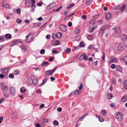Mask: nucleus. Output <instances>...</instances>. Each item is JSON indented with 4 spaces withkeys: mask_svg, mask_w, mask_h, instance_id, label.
<instances>
[{
    "mask_svg": "<svg viewBox=\"0 0 127 127\" xmlns=\"http://www.w3.org/2000/svg\"><path fill=\"white\" fill-rule=\"evenodd\" d=\"M35 126L36 127H40V125L38 123H37L35 124Z\"/></svg>",
    "mask_w": 127,
    "mask_h": 127,
    "instance_id": "64",
    "label": "nucleus"
},
{
    "mask_svg": "<svg viewBox=\"0 0 127 127\" xmlns=\"http://www.w3.org/2000/svg\"><path fill=\"white\" fill-rule=\"evenodd\" d=\"M32 80H33L32 79H30L29 80V83L30 84L32 85V84H33Z\"/></svg>",
    "mask_w": 127,
    "mask_h": 127,
    "instance_id": "43",
    "label": "nucleus"
},
{
    "mask_svg": "<svg viewBox=\"0 0 127 127\" xmlns=\"http://www.w3.org/2000/svg\"><path fill=\"white\" fill-rule=\"evenodd\" d=\"M14 11H17V13L19 14H20L21 13V9L20 8H19L17 9L16 10H14L13 11L14 12Z\"/></svg>",
    "mask_w": 127,
    "mask_h": 127,
    "instance_id": "29",
    "label": "nucleus"
},
{
    "mask_svg": "<svg viewBox=\"0 0 127 127\" xmlns=\"http://www.w3.org/2000/svg\"><path fill=\"white\" fill-rule=\"evenodd\" d=\"M32 81L33 84L34 85L36 84L38 82V80L36 78H34L33 79Z\"/></svg>",
    "mask_w": 127,
    "mask_h": 127,
    "instance_id": "24",
    "label": "nucleus"
},
{
    "mask_svg": "<svg viewBox=\"0 0 127 127\" xmlns=\"http://www.w3.org/2000/svg\"><path fill=\"white\" fill-rule=\"evenodd\" d=\"M58 68L57 67H54L53 69V70H52V71L53 73L54 72L55 70L57 69Z\"/></svg>",
    "mask_w": 127,
    "mask_h": 127,
    "instance_id": "62",
    "label": "nucleus"
},
{
    "mask_svg": "<svg viewBox=\"0 0 127 127\" xmlns=\"http://www.w3.org/2000/svg\"><path fill=\"white\" fill-rule=\"evenodd\" d=\"M70 16V15H67L66 17L64 18V20L69 19L71 17L70 16Z\"/></svg>",
    "mask_w": 127,
    "mask_h": 127,
    "instance_id": "52",
    "label": "nucleus"
},
{
    "mask_svg": "<svg viewBox=\"0 0 127 127\" xmlns=\"http://www.w3.org/2000/svg\"><path fill=\"white\" fill-rule=\"evenodd\" d=\"M14 73L16 75H17L20 73V72L17 70H16L14 71Z\"/></svg>",
    "mask_w": 127,
    "mask_h": 127,
    "instance_id": "47",
    "label": "nucleus"
},
{
    "mask_svg": "<svg viewBox=\"0 0 127 127\" xmlns=\"http://www.w3.org/2000/svg\"><path fill=\"white\" fill-rule=\"evenodd\" d=\"M10 69V68L9 67H7L4 68H1V71L2 73H6L9 71Z\"/></svg>",
    "mask_w": 127,
    "mask_h": 127,
    "instance_id": "6",
    "label": "nucleus"
},
{
    "mask_svg": "<svg viewBox=\"0 0 127 127\" xmlns=\"http://www.w3.org/2000/svg\"><path fill=\"white\" fill-rule=\"evenodd\" d=\"M101 114L104 116H106L107 115V113L106 111L105 110H102L101 111Z\"/></svg>",
    "mask_w": 127,
    "mask_h": 127,
    "instance_id": "16",
    "label": "nucleus"
},
{
    "mask_svg": "<svg viewBox=\"0 0 127 127\" xmlns=\"http://www.w3.org/2000/svg\"><path fill=\"white\" fill-rule=\"evenodd\" d=\"M3 6L6 8L10 9L11 8L9 4L6 2H3L2 3Z\"/></svg>",
    "mask_w": 127,
    "mask_h": 127,
    "instance_id": "7",
    "label": "nucleus"
},
{
    "mask_svg": "<svg viewBox=\"0 0 127 127\" xmlns=\"http://www.w3.org/2000/svg\"><path fill=\"white\" fill-rule=\"evenodd\" d=\"M106 27L105 26L102 27L100 31L101 35H103V34L104 33V31L106 30Z\"/></svg>",
    "mask_w": 127,
    "mask_h": 127,
    "instance_id": "14",
    "label": "nucleus"
},
{
    "mask_svg": "<svg viewBox=\"0 0 127 127\" xmlns=\"http://www.w3.org/2000/svg\"><path fill=\"white\" fill-rule=\"evenodd\" d=\"M13 42L15 43L19 42V40H13Z\"/></svg>",
    "mask_w": 127,
    "mask_h": 127,
    "instance_id": "58",
    "label": "nucleus"
},
{
    "mask_svg": "<svg viewBox=\"0 0 127 127\" xmlns=\"http://www.w3.org/2000/svg\"><path fill=\"white\" fill-rule=\"evenodd\" d=\"M83 84L81 83L80 84V86L79 87V90H81L83 88Z\"/></svg>",
    "mask_w": 127,
    "mask_h": 127,
    "instance_id": "51",
    "label": "nucleus"
},
{
    "mask_svg": "<svg viewBox=\"0 0 127 127\" xmlns=\"http://www.w3.org/2000/svg\"><path fill=\"white\" fill-rule=\"evenodd\" d=\"M116 70L117 71L121 72L122 70L121 67L119 65H117L116 67Z\"/></svg>",
    "mask_w": 127,
    "mask_h": 127,
    "instance_id": "22",
    "label": "nucleus"
},
{
    "mask_svg": "<svg viewBox=\"0 0 127 127\" xmlns=\"http://www.w3.org/2000/svg\"><path fill=\"white\" fill-rule=\"evenodd\" d=\"M127 101V95L124 96L122 97L121 99V101L123 102Z\"/></svg>",
    "mask_w": 127,
    "mask_h": 127,
    "instance_id": "12",
    "label": "nucleus"
},
{
    "mask_svg": "<svg viewBox=\"0 0 127 127\" xmlns=\"http://www.w3.org/2000/svg\"><path fill=\"white\" fill-rule=\"evenodd\" d=\"M5 37L3 35H2L0 36V40L2 41H3L4 40Z\"/></svg>",
    "mask_w": 127,
    "mask_h": 127,
    "instance_id": "40",
    "label": "nucleus"
},
{
    "mask_svg": "<svg viewBox=\"0 0 127 127\" xmlns=\"http://www.w3.org/2000/svg\"><path fill=\"white\" fill-rule=\"evenodd\" d=\"M94 30V28H91L89 29V31L90 32H93Z\"/></svg>",
    "mask_w": 127,
    "mask_h": 127,
    "instance_id": "54",
    "label": "nucleus"
},
{
    "mask_svg": "<svg viewBox=\"0 0 127 127\" xmlns=\"http://www.w3.org/2000/svg\"><path fill=\"white\" fill-rule=\"evenodd\" d=\"M14 75L13 73H11L9 74V78L12 79H13L14 78Z\"/></svg>",
    "mask_w": 127,
    "mask_h": 127,
    "instance_id": "34",
    "label": "nucleus"
},
{
    "mask_svg": "<svg viewBox=\"0 0 127 127\" xmlns=\"http://www.w3.org/2000/svg\"><path fill=\"white\" fill-rule=\"evenodd\" d=\"M50 79L52 82H53L55 79V78L53 77H51Z\"/></svg>",
    "mask_w": 127,
    "mask_h": 127,
    "instance_id": "60",
    "label": "nucleus"
},
{
    "mask_svg": "<svg viewBox=\"0 0 127 127\" xmlns=\"http://www.w3.org/2000/svg\"><path fill=\"white\" fill-rule=\"evenodd\" d=\"M116 117L117 120L119 122H121L123 119L122 115L119 112H117L116 114Z\"/></svg>",
    "mask_w": 127,
    "mask_h": 127,
    "instance_id": "3",
    "label": "nucleus"
},
{
    "mask_svg": "<svg viewBox=\"0 0 127 127\" xmlns=\"http://www.w3.org/2000/svg\"><path fill=\"white\" fill-rule=\"evenodd\" d=\"M48 79L47 78L43 80V81L39 85V86H42L44 85V84L46 82L47 80Z\"/></svg>",
    "mask_w": 127,
    "mask_h": 127,
    "instance_id": "21",
    "label": "nucleus"
},
{
    "mask_svg": "<svg viewBox=\"0 0 127 127\" xmlns=\"http://www.w3.org/2000/svg\"><path fill=\"white\" fill-rule=\"evenodd\" d=\"M93 0H87L86 2V5H89L92 2Z\"/></svg>",
    "mask_w": 127,
    "mask_h": 127,
    "instance_id": "19",
    "label": "nucleus"
},
{
    "mask_svg": "<svg viewBox=\"0 0 127 127\" xmlns=\"http://www.w3.org/2000/svg\"><path fill=\"white\" fill-rule=\"evenodd\" d=\"M113 95L111 94H108L107 96V98L108 99H110L112 97Z\"/></svg>",
    "mask_w": 127,
    "mask_h": 127,
    "instance_id": "30",
    "label": "nucleus"
},
{
    "mask_svg": "<svg viewBox=\"0 0 127 127\" xmlns=\"http://www.w3.org/2000/svg\"><path fill=\"white\" fill-rule=\"evenodd\" d=\"M98 118H99V120L100 122H102L103 121V119L101 117H100V116H98Z\"/></svg>",
    "mask_w": 127,
    "mask_h": 127,
    "instance_id": "42",
    "label": "nucleus"
},
{
    "mask_svg": "<svg viewBox=\"0 0 127 127\" xmlns=\"http://www.w3.org/2000/svg\"><path fill=\"white\" fill-rule=\"evenodd\" d=\"M111 14L109 12L107 13L105 16V18L106 20L110 19L111 18Z\"/></svg>",
    "mask_w": 127,
    "mask_h": 127,
    "instance_id": "11",
    "label": "nucleus"
},
{
    "mask_svg": "<svg viewBox=\"0 0 127 127\" xmlns=\"http://www.w3.org/2000/svg\"><path fill=\"white\" fill-rule=\"evenodd\" d=\"M46 75H52L53 73L52 71V70H50L47 71L46 72Z\"/></svg>",
    "mask_w": 127,
    "mask_h": 127,
    "instance_id": "17",
    "label": "nucleus"
},
{
    "mask_svg": "<svg viewBox=\"0 0 127 127\" xmlns=\"http://www.w3.org/2000/svg\"><path fill=\"white\" fill-rule=\"evenodd\" d=\"M40 25V23H34L33 24V26L34 27H37L39 26Z\"/></svg>",
    "mask_w": 127,
    "mask_h": 127,
    "instance_id": "28",
    "label": "nucleus"
},
{
    "mask_svg": "<svg viewBox=\"0 0 127 127\" xmlns=\"http://www.w3.org/2000/svg\"><path fill=\"white\" fill-rule=\"evenodd\" d=\"M121 39L123 40H127V35L125 34H123L121 36Z\"/></svg>",
    "mask_w": 127,
    "mask_h": 127,
    "instance_id": "13",
    "label": "nucleus"
},
{
    "mask_svg": "<svg viewBox=\"0 0 127 127\" xmlns=\"http://www.w3.org/2000/svg\"><path fill=\"white\" fill-rule=\"evenodd\" d=\"M27 38L26 40V42L27 43H29L31 42L33 39V37L31 35V33L28 34L26 36Z\"/></svg>",
    "mask_w": 127,
    "mask_h": 127,
    "instance_id": "2",
    "label": "nucleus"
},
{
    "mask_svg": "<svg viewBox=\"0 0 127 127\" xmlns=\"http://www.w3.org/2000/svg\"><path fill=\"white\" fill-rule=\"evenodd\" d=\"M80 32V30L79 29H75L74 31V32L76 34H78Z\"/></svg>",
    "mask_w": 127,
    "mask_h": 127,
    "instance_id": "33",
    "label": "nucleus"
},
{
    "mask_svg": "<svg viewBox=\"0 0 127 127\" xmlns=\"http://www.w3.org/2000/svg\"><path fill=\"white\" fill-rule=\"evenodd\" d=\"M54 125L56 126H58V122L56 120H55L53 122Z\"/></svg>",
    "mask_w": 127,
    "mask_h": 127,
    "instance_id": "37",
    "label": "nucleus"
},
{
    "mask_svg": "<svg viewBox=\"0 0 127 127\" xmlns=\"http://www.w3.org/2000/svg\"><path fill=\"white\" fill-rule=\"evenodd\" d=\"M5 37L6 38L10 39L11 38L12 36L11 35L9 34H6L5 35Z\"/></svg>",
    "mask_w": 127,
    "mask_h": 127,
    "instance_id": "27",
    "label": "nucleus"
},
{
    "mask_svg": "<svg viewBox=\"0 0 127 127\" xmlns=\"http://www.w3.org/2000/svg\"><path fill=\"white\" fill-rule=\"evenodd\" d=\"M82 57L83 59H84L85 60H87L88 59V58L87 56L85 54L81 55L80 56L79 58H80V57Z\"/></svg>",
    "mask_w": 127,
    "mask_h": 127,
    "instance_id": "15",
    "label": "nucleus"
},
{
    "mask_svg": "<svg viewBox=\"0 0 127 127\" xmlns=\"http://www.w3.org/2000/svg\"><path fill=\"white\" fill-rule=\"evenodd\" d=\"M21 47V49H22L24 51V52L26 51V47H25V45H22V46Z\"/></svg>",
    "mask_w": 127,
    "mask_h": 127,
    "instance_id": "36",
    "label": "nucleus"
},
{
    "mask_svg": "<svg viewBox=\"0 0 127 127\" xmlns=\"http://www.w3.org/2000/svg\"><path fill=\"white\" fill-rule=\"evenodd\" d=\"M80 47H84L85 46V45L84 44V42H81L79 44Z\"/></svg>",
    "mask_w": 127,
    "mask_h": 127,
    "instance_id": "38",
    "label": "nucleus"
},
{
    "mask_svg": "<svg viewBox=\"0 0 127 127\" xmlns=\"http://www.w3.org/2000/svg\"><path fill=\"white\" fill-rule=\"evenodd\" d=\"M45 50L44 49H41L40 51V53L41 54H43L45 52Z\"/></svg>",
    "mask_w": 127,
    "mask_h": 127,
    "instance_id": "39",
    "label": "nucleus"
},
{
    "mask_svg": "<svg viewBox=\"0 0 127 127\" xmlns=\"http://www.w3.org/2000/svg\"><path fill=\"white\" fill-rule=\"evenodd\" d=\"M51 37V35H50L48 34L46 35V38L47 39H49Z\"/></svg>",
    "mask_w": 127,
    "mask_h": 127,
    "instance_id": "57",
    "label": "nucleus"
},
{
    "mask_svg": "<svg viewBox=\"0 0 127 127\" xmlns=\"http://www.w3.org/2000/svg\"><path fill=\"white\" fill-rule=\"evenodd\" d=\"M121 32V28L120 27H119L116 29V33L119 34H120Z\"/></svg>",
    "mask_w": 127,
    "mask_h": 127,
    "instance_id": "26",
    "label": "nucleus"
},
{
    "mask_svg": "<svg viewBox=\"0 0 127 127\" xmlns=\"http://www.w3.org/2000/svg\"><path fill=\"white\" fill-rule=\"evenodd\" d=\"M26 91L25 88L24 87H22L21 89V91L22 92H24Z\"/></svg>",
    "mask_w": 127,
    "mask_h": 127,
    "instance_id": "44",
    "label": "nucleus"
},
{
    "mask_svg": "<svg viewBox=\"0 0 127 127\" xmlns=\"http://www.w3.org/2000/svg\"><path fill=\"white\" fill-rule=\"evenodd\" d=\"M71 51V50L69 48H67L65 51V52L67 54L69 53Z\"/></svg>",
    "mask_w": 127,
    "mask_h": 127,
    "instance_id": "31",
    "label": "nucleus"
},
{
    "mask_svg": "<svg viewBox=\"0 0 127 127\" xmlns=\"http://www.w3.org/2000/svg\"><path fill=\"white\" fill-rule=\"evenodd\" d=\"M5 75L3 74H0V78L3 79L4 78Z\"/></svg>",
    "mask_w": 127,
    "mask_h": 127,
    "instance_id": "56",
    "label": "nucleus"
},
{
    "mask_svg": "<svg viewBox=\"0 0 127 127\" xmlns=\"http://www.w3.org/2000/svg\"><path fill=\"white\" fill-rule=\"evenodd\" d=\"M117 62V59L114 57H112L110 58V63H115Z\"/></svg>",
    "mask_w": 127,
    "mask_h": 127,
    "instance_id": "10",
    "label": "nucleus"
},
{
    "mask_svg": "<svg viewBox=\"0 0 127 127\" xmlns=\"http://www.w3.org/2000/svg\"><path fill=\"white\" fill-rule=\"evenodd\" d=\"M123 60V62H126V61H127V57H125Z\"/></svg>",
    "mask_w": 127,
    "mask_h": 127,
    "instance_id": "49",
    "label": "nucleus"
},
{
    "mask_svg": "<svg viewBox=\"0 0 127 127\" xmlns=\"http://www.w3.org/2000/svg\"><path fill=\"white\" fill-rule=\"evenodd\" d=\"M111 67L112 68H115L116 67V65L114 64H112L111 65Z\"/></svg>",
    "mask_w": 127,
    "mask_h": 127,
    "instance_id": "53",
    "label": "nucleus"
},
{
    "mask_svg": "<svg viewBox=\"0 0 127 127\" xmlns=\"http://www.w3.org/2000/svg\"><path fill=\"white\" fill-rule=\"evenodd\" d=\"M123 86L124 88L127 90V80H125L123 84Z\"/></svg>",
    "mask_w": 127,
    "mask_h": 127,
    "instance_id": "20",
    "label": "nucleus"
},
{
    "mask_svg": "<svg viewBox=\"0 0 127 127\" xmlns=\"http://www.w3.org/2000/svg\"><path fill=\"white\" fill-rule=\"evenodd\" d=\"M0 86L1 89L5 91V92H7L8 87L7 86L5 85L4 83H1L0 84Z\"/></svg>",
    "mask_w": 127,
    "mask_h": 127,
    "instance_id": "4",
    "label": "nucleus"
},
{
    "mask_svg": "<svg viewBox=\"0 0 127 127\" xmlns=\"http://www.w3.org/2000/svg\"><path fill=\"white\" fill-rule=\"evenodd\" d=\"M87 38L89 40H92L93 38V35H90L87 36Z\"/></svg>",
    "mask_w": 127,
    "mask_h": 127,
    "instance_id": "25",
    "label": "nucleus"
},
{
    "mask_svg": "<svg viewBox=\"0 0 127 127\" xmlns=\"http://www.w3.org/2000/svg\"><path fill=\"white\" fill-rule=\"evenodd\" d=\"M81 91L80 90H77L75 91L74 93V94L75 95H78L81 92Z\"/></svg>",
    "mask_w": 127,
    "mask_h": 127,
    "instance_id": "32",
    "label": "nucleus"
},
{
    "mask_svg": "<svg viewBox=\"0 0 127 127\" xmlns=\"http://www.w3.org/2000/svg\"><path fill=\"white\" fill-rule=\"evenodd\" d=\"M96 19L94 18L92 19L90 22V24L92 25H94L95 24V23L96 22Z\"/></svg>",
    "mask_w": 127,
    "mask_h": 127,
    "instance_id": "23",
    "label": "nucleus"
},
{
    "mask_svg": "<svg viewBox=\"0 0 127 127\" xmlns=\"http://www.w3.org/2000/svg\"><path fill=\"white\" fill-rule=\"evenodd\" d=\"M61 30L63 32H65L67 30V27L64 25H62L60 26Z\"/></svg>",
    "mask_w": 127,
    "mask_h": 127,
    "instance_id": "9",
    "label": "nucleus"
},
{
    "mask_svg": "<svg viewBox=\"0 0 127 127\" xmlns=\"http://www.w3.org/2000/svg\"><path fill=\"white\" fill-rule=\"evenodd\" d=\"M52 53H54V54H57L58 53V51L56 50H53L52 52Z\"/></svg>",
    "mask_w": 127,
    "mask_h": 127,
    "instance_id": "63",
    "label": "nucleus"
},
{
    "mask_svg": "<svg viewBox=\"0 0 127 127\" xmlns=\"http://www.w3.org/2000/svg\"><path fill=\"white\" fill-rule=\"evenodd\" d=\"M126 6V5L125 4L123 5L121 9V11H123L124 10Z\"/></svg>",
    "mask_w": 127,
    "mask_h": 127,
    "instance_id": "46",
    "label": "nucleus"
},
{
    "mask_svg": "<svg viewBox=\"0 0 127 127\" xmlns=\"http://www.w3.org/2000/svg\"><path fill=\"white\" fill-rule=\"evenodd\" d=\"M42 65L43 66H46L49 65V63L47 62H43L42 63Z\"/></svg>",
    "mask_w": 127,
    "mask_h": 127,
    "instance_id": "18",
    "label": "nucleus"
},
{
    "mask_svg": "<svg viewBox=\"0 0 127 127\" xmlns=\"http://www.w3.org/2000/svg\"><path fill=\"white\" fill-rule=\"evenodd\" d=\"M57 36L59 38H61L62 36V34L60 32H58L57 34Z\"/></svg>",
    "mask_w": 127,
    "mask_h": 127,
    "instance_id": "35",
    "label": "nucleus"
},
{
    "mask_svg": "<svg viewBox=\"0 0 127 127\" xmlns=\"http://www.w3.org/2000/svg\"><path fill=\"white\" fill-rule=\"evenodd\" d=\"M6 92L4 91V92H3L4 95L5 97L7 98L8 97V95L7 93H6Z\"/></svg>",
    "mask_w": 127,
    "mask_h": 127,
    "instance_id": "45",
    "label": "nucleus"
},
{
    "mask_svg": "<svg viewBox=\"0 0 127 127\" xmlns=\"http://www.w3.org/2000/svg\"><path fill=\"white\" fill-rule=\"evenodd\" d=\"M10 93L12 95H14L15 93V88L13 86L10 87Z\"/></svg>",
    "mask_w": 127,
    "mask_h": 127,
    "instance_id": "8",
    "label": "nucleus"
},
{
    "mask_svg": "<svg viewBox=\"0 0 127 127\" xmlns=\"http://www.w3.org/2000/svg\"><path fill=\"white\" fill-rule=\"evenodd\" d=\"M126 45L125 42H121L118 45V49L119 50H123L126 46Z\"/></svg>",
    "mask_w": 127,
    "mask_h": 127,
    "instance_id": "1",
    "label": "nucleus"
},
{
    "mask_svg": "<svg viewBox=\"0 0 127 127\" xmlns=\"http://www.w3.org/2000/svg\"><path fill=\"white\" fill-rule=\"evenodd\" d=\"M74 4L73 3H71L69 4V7H70V8L73 7L74 6Z\"/></svg>",
    "mask_w": 127,
    "mask_h": 127,
    "instance_id": "61",
    "label": "nucleus"
},
{
    "mask_svg": "<svg viewBox=\"0 0 127 127\" xmlns=\"http://www.w3.org/2000/svg\"><path fill=\"white\" fill-rule=\"evenodd\" d=\"M115 106V104L114 103H112L110 105V106L111 107H114Z\"/></svg>",
    "mask_w": 127,
    "mask_h": 127,
    "instance_id": "59",
    "label": "nucleus"
},
{
    "mask_svg": "<svg viewBox=\"0 0 127 127\" xmlns=\"http://www.w3.org/2000/svg\"><path fill=\"white\" fill-rule=\"evenodd\" d=\"M16 21L18 24H19L22 22V20L21 19H18Z\"/></svg>",
    "mask_w": 127,
    "mask_h": 127,
    "instance_id": "48",
    "label": "nucleus"
},
{
    "mask_svg": "<svg viewBox=\"0 0 127 127\" xmlns=\"http://www.w3.org/2000/svg\"><path fill=\"white\" fill-rule=\"evenodd\" d=\"M94 46L93 45H91L88 47V49H94Z\"/></svg>",
    "mask_w": 127,
    "mask_h": 127,
    "instance_id": "41",
    "label": "nucleus"
},
{
    "mask_svg": "<svg viewBox=\"0 0 127 127\" xmlns=\"http://www.w3.org/2000/svg\"><path fill=\"white\" fill-rule=\"evenodd\" d=\"M43 4L42 2H40L37 4V5L38 6H41Z\"/></svg>",
    "mask_w": 127,
    "mask_h": 127,
    "instance_id": "50",
    "label": "nucleus"
},
{
    "mask_svg": "<svg viewBox=\"0 0 127 127\" xmlns=\"http://www.w3.org/2000/svg\"><path fill=\"white\" fill-rule=\"evenodd\" d=\"M55 5V3L53 2L48 5L47 7V8L48 9H52L54 7Z\"/></svg>",
    "mask_w": 127,
    "mask_h": 127,
    "instance_id": "5",
    "label": "nucleus"
},
{
    "mask_svg": "<svg viewBox=\"0 0 127 127\" xmlns=\"http://www.w3.org/2000/svg\"><path fill=\"white\" fill-rule=\"evenodd\" d=\"M112 83L114 84H116V79L115 78H113L112 79Z\"/></svg>",
    "mask_w": 127,
    "mask_h": 127,
    "instance_id": "55",
    "label": "nucleus"
}]
</instances>
